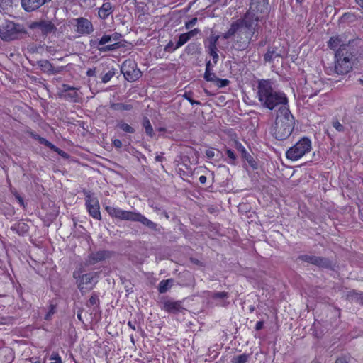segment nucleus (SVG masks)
Returning <instances> with one entry per match:
<instances>
[{"instance_id": "1", "label": "nucleus", "mask_w": 363, "mask_h": 363, "mask_svg": "<svg viewBox=\"0 0 363 363\" xmlns=\"http://www.w3.org/2000/svg\"><path fill=\"white\" fill-rule=\"evenodd\" d=\"M362 40L359 38L342 43L334 55V71L338 75H346L359 62L362 54Z\"/></svg>"}, {"instance_id": "2", "label": "nucleus", "mask_w": 363, "mask_h": 363, "mask_svg": "<svg viewBox=\"0 0 363 363\" xmlns=\"http://www.w3.org/2000/svg\"><path fill=\"white\" fill-rule=\"evenodd\" d=\"M257 98L264 107L271 111L277 107H289L286 94L274 91L269 79H261L258 82Z\"/></svg>"}, {"instance_id": "3", "label": "nucleus", "mask_w": 363, "mask_h": 363, "mask_svg": "<svg viewBox=\"0 0 363 363\" xmlns=\"http://www.w3.org/2000/svg\"><path fill=\"white\" fill-rule=\"evenodd\" d=\"M295 118L289 107H279L277 111L274 124L272 128L273 137L278 140L287 139L294 131Z\"/></svg>"}, {"instance_id": "4", "label": "nucleus", "mask_w": 363, "mask_h": 363, "mask_svg": "<svg viewBox=\"0 0 363 363\" xmlns=\"http://www.w3.org/2000/svg\"><path fill=\"white\" fill-rule=\"evenodd\" d=\"M108 216L119 220L139 222L152 230H156L157 224L138 211L123 210L115 206H104Z\"/></svg>"}, {"instance_id": "5", "label": "nucleus", "mask_w": 363, "mask_h": 363, "mask_svg": "<svg viewBox=\"0 0 363 363\" xmlns=\"http://www.w3.org/2000/svg\"><path fill=\"white\" fill-rule=\"evenodd\" d=\"M260 18L261 17L256 13L248 11L242 18L238 19V21H241V26L242 28L240 30L239 35H245L244 41H240L241 45L238 47V50H244L248 47L255 33V26L260 21Z\"/></svg>"}, {"instance_id": "6", "label": "nucleus", "mask_w": 363, "mask_h": 363, "mask_svg": "<svg viewBox=\"0 0 363 363\" xmlns=\"http://www.w3.org/2000/svg\"><path fill=\"white\" fill-rule=\"evenodd\" d=\"M312 149L311 140L303 136L286 152V157L291 161H297L308 153Z\"/></svg>"}, {"instance_id": "7", "label": "nucleus", "mask_w": 363, "mask_h": 363, "mask_svg": "<svg viewBox=\"0 0 363 363\" xmlns=\"http://www.w3.org/2000/svg\"><path fill=\"white\" fill-rule=\"evenodd\" d=\"M26 33L23 25L12 21L6 20L0 26V38L4 41L16 40Z\"/></svg>"}, {"instance_id": "8", "label": "nucleus", "mask_w": 363, "mask_h": 363, "mask_svg": "<svg viewBox=\"0 0 363 363\" xmlns=\"http://www.w3.org/2000/svg\"><path fill=\"white\" fill-rule=\"evenodd\" d=\"M98 272H89L80 274L79 271L73 272V277L76 279L77 287L82 294L94 289L98 282Z\"/></svg>"}, {"instance_id": "9", "label": "nucleus", "mask_w": 363, "mask_h": 363, "mask_svg": "<svg viewBox=\"0 0 363 363\" xmlns=\"http://www.w3.org/2000/svg\"><path fill=\"white\" fill-rule=\"evenodd\" d=\"M121 72L124 78L130 82L137 81L142 76V72L138 69L137 62L132 59L124 60L121 66Z\"/></svg>"}, {"instance_id": "10", "label": "nucleus", "mask_w": 363, "mask_h": 363, "mask_svg": "<svg viewBox=\"0 0 363 363\" xmlns=\"http://www.w3.org/2000/svg\"><path fill=\"white\" fill-rule=\"evenodd\" d=\"M111 42L110 35H104L101 38L90 40L91 48L98 50L100 52L116 50L121 47V43H114L106 45Z\"/></svg>"}, {"instance_id": "11", "label": "nucleus", "mask_w": 363, "mask_h": 363, "mask_svg": "<svg viewBox=\"0 0 363 363\" xmlns=\"http://www.w3.org/2000/svg\"><path fill=\"white\" fill-rule=\"evenodd\" d=\"M74 30L79 36L90 35L94 30L91 21L86 18L79 17L74 19Z\"/></svg>"}, {"instance_id": "12", "label": "nucleus", "mask_w": 363, "mask_h": 363, "mask_svg": "<svg viewBox=\"0 0 363 363\" xmlns=\"http://www.w3.org/2000/svg\"><path fill=\"white\" fill-rule=\"evenodd\" d=\"M85 206L90 216L97 220H101L100 206L97 198L93 197L90 194L86 195L85 198Z\"/></svg>"}, {"instance_id": "13", "label": "nucleus", "mask_w": 363, "mask_h": 363, "mask_svg": "<svg viewBox=\"0 0 363 363\" xmlns=\"http://www.w3.org/2000/svg\"><path fill=\"white\" fill-rule=\"evenodd\" d=\"M114 252L110 250H103L92 252L86 258V265H94L99 262L110 259Z\"/></svg>"}, {"instance_id": "14", "label": "nucleus", "mask_w": 363, "mask_h": 363, "mask_svg": "<svg viewBox=\"0 0 363 363\" xmlns=\"http://www.w3.org/2000/svg\"><path fill=\"white\" fill-rule=\"evenodd\" d=\"M298 259L302 262L310 263L318 267L331 268V262L325 257L309 255H299Z\"/></svg>"}, {"instance_id": "15", "label": "nucleus", "mask_w": 363, "mask_h": 363, "mask_svg": "<svg viewBox=\"0 0 363 363\" xmlns=\"http://www.w3.org/2000/svg\"><path fill=\"white\" fill-rule=\"evenodd\" d=\"M29 28L33 30H39L43 36H47L54 32L56 29L55 25L51 21H48L31 22L29 25Z\"/></svg>"}, {"instance_id": "16", "label": "nucleus", "mask_w": 363, "mask_h": 363, "mask_svg": "<svg viewBox=\"0 0 363 363\" xmlns=\"http://www.w3.org/2000/svg\"><path fill=\"white\" fill-rule=\"evenodd\" d=\"M26 133L33 139L38 140L40 144L43 145L45 147L50 148V150H52L55 152L57 153L59 155H61L62 157H65L67 155V154L63 150H62L61 149H60L59 147L55 146L54 144H52L51 142L48 141L45 138L38 135L34 131H33L31 130H27Z\"/></svg>"}, {"instance_id": "17", "label": "nucleus", "mask_w": 363, "mask_h": 363, "mask_svg": "<svg viewBox=\"0 0 363 363\" xmlns=\"http://www.w3.org/2000/svg\"><path fill=\"white\" fill-rule=\"evenodd\" d=\"M269 0H252L249 11L259 16L267 12Z\"/></svg>"}, {"instance_id": "18", "label": "nucleus", "mask_w": 363, "mask_h": 363, "mask_svg": "<svg viewBox=\"0 0 363 363\" xmlns=\"http://www.w3.org/2000/svg\"><path fill=\"white\" fill-rule=\"evenodd\" d=\"M63 87L64 90L62 94L65 99L72 102H77L79 101V94L77 89L66 84H64Z\"/></svg>"}, {"instance_id": "19", "label": "nucleus", "mask_w": 363, "mask_h": 363, "mask_svg": "<svg viewBox=\"0 0 363 363\" xmlns=\"http://www.w3.org/2000/svg\"><path fill=\"white\" fill-rule=\"evenodd\" d=\"M182 308L181 301L167 300L163 302V309L169 313H176Z\"/></svg>"}, {"instance_id": "20", "label": "nucleus", "mask_w": 363, "mask_h": 363, "mask_svg": "<svg viewBox=\"0 0 363 363\" xmlns=\"http://www.w3.org/2000/svg\"><path fill=\"white\" fill-rule=\"evenodd\" d=\"M199 33L197 28L193 29L187 33H182L179 35L177 42L176 43L174 50L179 48L187 43L192 37Z\"/></svg>"}, {"instance_id": "21", "label": "nucleus", "mask_w": 363, "mask_h": 363, "mask_svg": "<svg viewBox=\"0 0 363 363\" xmlns=\"http://www.w3.org/2000/svg\"><path fill=\"white\" fill-rule=\"evenodd\" d=\"M113 12V7L110 2H104L98 11L99 17L103 20L106 19Z\"/></svg>"}, {"instance_id": "22", "label": "nucleus", "mask_w": 363, "mask_h": 363, "mask_svg": "<svg viewBox=\"0 0 363 363\" xmlns=\"http://www.w3.org/2000/svg\"><path fill=\"white\" fill-rule=\"evenodd\" d=\"M241 29H242L241 26V21L237 20L233 22L228 30L225 33H223V38L228 39L236 33H240V30Z\"/></svg>"}, {"instance_id": "23", "label": "nucleus", "mask_w": 363, "mask_h": 363, "mask_svg": "<svg viewBox=\"0 0 363 363\" xmlns=\"http://www.w3.org/2000/svg\"><path fill=\"white\" fill-rule=\"evenodd\" d=\"M86 306L91 308L92 311L96 312L100 308V300L99 295L96 292H93L86 303Z\"/></svg>"}, {"instance_id": "24", "label": "nucleus", "mask_w": 363, "mask_h": 363, "mask_svg": "<svg viewBox=\"0 0 363 363\" xmlns=\"http://www.w3.org/2000/svg\"><path fill=\"white\" fill-rule=\"evenodd\" d=\"M342 39L339 35L331 36L327 42L328 47L332 50H337L342 45Z\"/></svg>"}, {"instance_id": "25", "label": "nucleus", "mask_w": 363, "mask_h": 363, "mask_svg": "<svg viewBox=\"0 0 363 363\" xmlns=\"http://www.w3.org/2000/svg\"><path fill=\"white\" fill-rule=\"evenodd\" d=\"M174 280L172 279H167L162 280L157 287L160 294L166 293L173 285Z\"/></svg>"}, {"instance_id": "26", "label": "nucleus", "mask_w": 363, "mask_h": 363, "mask_svg": "<svg viewBox=\"0 0 363 363\" xmlns=\"http://www.w3.org/2000/svg\"><path fill=\"white\" fill-rule=\"evenodd\" d=\"M281 55L277 52L274 48H269L264 55V61L265 63H271L273 62L276 57H279Z\"/></svg>"}, {"instance_id": "27", "label": "nucleus", "mask_w": 363, "mask_h": 363, "mask_svg": "<svg viewBox=\"0 0 363 363\" xmlns=\"http://www.w3.org/2000/svg\"><path fill=\"white\" fill-rule=\"evenodd\" d=\"M116 128L126 133L133 134L135 132V130L133 126L128 124L123 120L117 122Z\"/></svg>"}, {"instance_id": "28", "label": "nucleus", "mask_w": 363, "mask_h": 363, "mask_svg": "<svg viewBox=\"0 0 363 363\" xmlns=\"http://www.w3.org/2000/svg\"><path fill=\"white\" fill-rule=\"evenodd\" d=\"M219 38V35L213 34L209 36V38H208V45L206 46L208 52L211 50H218L217 45Z\"/></svg>"}, {"instance_id": "29", "label": "nucleus", "mask_w": 363, "mask_h": 363, "mask_svg": "<svg viewBox=\"0 0 363 363\" xmlns=\"http://www.w3.org/2000/svg\"><path fill=\"white\" fill-rule=\"evenodd\" d=\"M142 125L145 129L146 135L150 138H152L155 135V133L151 123L147 117H143L142 120Z\"/></svg>"}, {"instance_id": "30", "label": "nucleus", "mask_w": 363, "mask_h": 363, "mask_svg": "<svg viewBox=\"0 0 363 363\" xmlns=\"http://www.w3.org/2000/svg\"><path fill=\"white\" fill-rule=\"evenodd\" d=\"M356 18V15L354 13L346 12L342 15L339 19V21L342 23L349 24L355 21Z\"/></svg>"}, {"instance_id": "31", "label": "nucleus", "mask_w": 363, "mask_h": 363, "mask_svg": "<svg viewBox=\"0 0 363 363\" xmlns=\"http://www.w3.org/2000/svg\"><path fill=\"white\" fill-rule=\"evenodd\" d=\"M111 108L116 111H130L133 109L131 104H126L123 103H115L111 105Z\"/></svg>"}, {"instance_id": "32", "label": "nucleus", "mask_w": 363, "mask_h": 363, "mask_svg": "<svg viewBox=\"0 0 363 363\" xmlns=\"http://www.w3.org/2000/svg\"><path fill=\"white\" fill-rule=\"evenodd\" d=\"M56 309H57V304L50 303L48 306V311L45 315L44 319L48 321L50 320L52 315L56 313Z\"/></svg>"}, {"instance_id": "33", "label": "nucleus", "mask_w": 363, "mask_h": 363, "mask_svg": "<svg viewBox=\"0 0 363 363\" xmlns=\"http://www.w3.org/2000/svg\"><path fill=\"white\" fill-rule=\"evenodd\" d=\"M249 354H242L235 356L231 359V363H246L249 359Z\"/></svg>"}, {"instance_id": "34", "label": "nucleus", "mask_w": 363, "mask_h": 363, "mask_svg": "<svg viewBox=\"0 0 363 363\" xmlns=\"http://www.w3.org/2000/svg\"><path fill=\"white\" fill-rule=\"evenodd\" d=\"M210 296L213 300L224 299L228 298L229 294L226 291L213 292Z\"/></svg>"}, {"instance_id": "35", "label": "nucleus", "mask_w": 363, "mask_h": 363, "mask_svg": "<svg viewBox=\"0 0 363 363\" xmlns=\"http://www.w3.org/2000/svg\"><path fill=\"white\" fill-rule=\"evenodd\" d=\"M348 296L351 297L352 299H355L360 304L363 305V293L353 291L350 293Z\"/></svg>"}, {"instance_id": "36", "label": "nucleus", "mask_w": 363, "mask_h": 363, "mask_svg": "<svg viewBox=\"0 0 363 363\" xmlns=\"http://www.w3.org/2000/svg\"><path fill=\"white\" fill-rule=\"evenodd\" d=\"M11 230H16L18 233L21 230V231L23 233L28 231V227L25 223L21 222L12 226Z\"/></svg>"}, {"instance_id": "37", "label": "nucleus", "mask_w": 363, "mask_h": 363, "mask_svg": "<svg viewBox=\"0 0 363 363\" xmlns=\"http://www.w3.org/2000/svg\"><path fill=\"white\" fill-rule=\"evenodd\" d=\"M332 125L337 132L342 133L345 131L344 125L336 118H333Z\"/></svg>"}, {"instance_id": "38", "label": "nucleus", "mask_w": 363, "mask_h": 363, "mask_svg": "<svg viewBox=\"0 0 363 363\" xmlns=\"http://www.w3.org/2000/svg\"><path fill=\"white\" fill-rule=\"evenodd\" d=\"M204 79L207 82H213L216 80L217 77L212 70H205Z\"/></svg>"}, {"instance_id": "39", "label": "nucleus", "mask_w": 363, "mask_h": 363, "mask_svg": "<svg viewBox=\"0 0 363 363\" xmlns=\"http://www.w3.org/2000/svg\"><path fill=\"white\" fill-rule=\"evenodd\" d=\"M115 72L114 69H112L111 70H109L108 72L104 74L101 77V82L103 83H107L114 76Z\"/></svg>"}, {"instance_id": "40", "label": "nucleus", "mask_w": 363, "mask_h": 363, "mask_svg": "<svg viewBox=\"0 0 363 363\" xmlns=\"http://www.w3.org/2000/svg\"><path fill=\"white\" fill-rule=\"evenodd\" d=\"M216 86L219 88L225 87L229 85L230 81L227 79H220L216 78V80L214 81Z\"/></svg>"}, {"instance_id": "41", "label": "nucleus", "mask_w": 363, "mask_h": 363, "mask_svg": "<svg viewBox=\"0 0 363 363\" xmlns=\"http://www.w3.org/2000/svg\"><path fill=\"white\" fill-rule=\"evenodd\" d=\"M225 155L230 159V160L231 161V163L233 164L236 160V155H235L234 151L230 149H227L225 150Z\"/></svg>"}, {"instance_id": "42", "label": "nucleus", "mask_w": 363, "mask_h": 363, "mask_svg": "<svg viewBox=\"0 0 363 363\" xmlns=\"http://www.w3.org/2000/svg\"><path fill=\"white\" fill-rule=\"evenodd\" d=\"M208 53L210 55V56L212 57L213 62L214 65H216L219 59L218 50L208 51Z\"/></svg>"}, {"instance_id": "43", "label": "nucleus", "mask_w": 363, "mask_h": 363, "mask_svg": "<svg viewBox=\"0 0 363 363\" xmlns=\"http://www.w3.org/2000/svg\"><path fill=\"white\" fill-rule=\"evenodd\" d=\"M350 362V356L349 355H342L336 359L335 363H349Z\"/></svg>"}, {"instance_id": "44", "label": "nucleus", "mask_w": 363, "mask_h": 363, "mask_svg": "<svg viewBox=\"0 0 363 363\" xmlns=\"http://www.w3.org/2000/svg\"><path fill=\"white\" fill-rule=\"evenodd\" d=\"M50 359L54 360L55 363H62V358L57 352H53L50 355Z\"/></svg>"}, {"instance_id": "45", "label": "nucleus", "mask_w": 363, "mask_h": 363, "mask_svg": "<svg viewBox=\"0 0 363 363\" xmlns=\"http://www.w3.org/2000/svg\"><path fill=\"white\" fill-rule=\"evenodd\" d=\"M197 49L196 43H190L186 47V52L187 54H193Z\"/></svg>"}, {"instance_id": "46", "label": "nucleus", "mask_w": 363, "mask_h": 363, "mask_svg": "<svg viewBox=\"0 0 363 363\" xmlns=\"http://www.w3.org/2000/svg\"><path fill=\"white\" fill-rule=\"evenodd\" d=\"M111 40L115 41V43H118V41L121 38L122 35L121 33L115 32L110 35Z\"/></svg>"}, {"instance_id": "47", "label": "nucleus", "mask_w": 363, "mask_h": 363, "mask_svg": "<svg viewBox=\"0 0 363 363\" xmlns=\"http://www.w3.org/2000/svg\"><path fill=\"white\" fill-rule=\"evenodd\" d=\"M244 38H245V35H239V33H238L237 39L235 42L237 50H238V47L241 45V43L240 41H241V42L244 41Z\"/></svg>"}, {"instance_id": "48", "label": "nucleus", "mask_w": 363, "mask_h": 363, "mask_svg": "<svg viewBox=\"0 0 363 363\" xmlns=\"http://www.w3.org/2000/svg\"><path fill=\"white\" fill-rule=\"evenodd\" d=\"M235 147L238 151L241 152L242 153L246 152L245 147L238 141L235 142Z\"/></svg>"}, {"instance_id": "49", "label": "nucleus", "mask_w": 363, "mask_h": 363, "mask_svg": "<svg viewBox=\"0 0 363 363\" xmlns=\"http://www.w3.org/2000/svg\"><path fill=\"white\" fill-rule=\"evenodd\" d=\"M113 145L116 148L122 147V142L119 139H114L112 140Z\"/></svg>"}, {"instance_id": "50", "label": "nucleus", "mask_w": 363, "mask_h": 363, "mask_svg": "<svg viewBox=\"0 0 363 363\" xmlns=\"http://www.w3.org/2000/svg\"><path fill=\"white\" fill-rule=\"evenodd\" d=\"M263 327H264V321H262V320L257 321L255 324V330L258 331V330H262L263 328Z\"/></svg>"}, {"instance_id": "51", "label": "nucleus", "mask_w": 363, "mask_h": 363, "mask_svg": "<svg viewBox=\"0 0 363 363\" xmlns=\"http://www.w3.org/2000/svg\"><path fill=\"white\" fill-rule=\"evenodd\" d=\"M184 97L188 100V101L191 105H194V104L199 105L201 104L199 101H196V100L193 99L192 98L187 96L186 94H184Z\"/></svg>"}, {"instance_id": "52", "label": "nucleus", "mask_w": 363, "mask_h": 363, "mask_svg": "<svg viewBox=\"0 0 363 363\" xmlns=\"http://www.w3.org/2000/svg\"><path fill=\"white\" fill-rule=\"evenodd\" d=\"M199 180L201 184H204L206 182L207 178L206 176L201 175L199 177Z\"/></svg>"}, {"instance_id": "53", "label": "nucleus", "mask_w": 363, "mask_h": 363, "mask_svg": "<svg viewBox=\"0 0 363 363\" xmlns=\"http://www.w3.org/2000/svg\"><path fill=\"white\" fill-rule=\"evenodd\" d=\"M213 65L214 64L212 65L211 61H208L206 65V70H212Z\"/></svg>"}, {"instance_id": "54", "label": "nucleus", "mask_w": 363, "mask_h": 363, "mask_svg": "<svg viewBox=\"0 0 363 363\" xmlns=\"http://www.w3.org/2000/svg\"><path fill=\"white\" fill-rule=\"evenodd\" d=\"M128 325L129 328H130L133 330H135L136 328H135V323H133L132 321L129 320L128 322Z\"/></svg>"}, {"instance_id": "55", "label": "nucleus", "mask_w": 363, "mask_h": 363, "mask_svg": "<svg viewBox=\"0 0 363 363\" xmlns=\"http://www.w3.org/2000/svg\"><path fill=\"white\" fill-rule=\"evenodd\" d=\"M206 156L209 158H212L214 156V152L213 150H207L206 151Z\"/></svg>"}, {"instance_id": "56", "label": "nucleus", "mask_w": 363, "mask_h": 363, "mask_svg": "<svg viewBox=\"0 0 363 363\" xmlns=\"http://www.w3.org/2000/svg\"><path fill=\"white\" fill-rule=\"evenodd\" d=\"M16 199H18V201L21 205L23 204V200L21 196H19V195L16 196Z\"/></svg>"}, {"instance_id": "57", "label": "nucleus", "mask_w": 363, "mask_h": 363, "mask_svg": "<svg viewBox=\"0 0 363 363\" xmlns=\"http://www.w3.org/2000/svg\"><path fill=\"white\" fill-rule=\"evenodd\" d=\"M356 3L363 9V0H355Z\"/></svg>"}, {"instance_id": "58", "label": "nucleus", "mask_w": 363, "mask_h": 363, "mask_svg": "<svg viewBox=\"0 0 363 363\" xmlns=\"http://www.w3.org/2000/svg\"><path fill=\"white\" fill-rule=\"evenodd\" d=\"M86 74H87V75H88L89 77H91V76H93V75H94V70H92V69H89V70L87 71V73H86Z\"/></svg>"}, {"instance_id": "59", "label": "nucleus", "mask_w": 363, "mask_h": 363, "mask_svg": "<svg viewBox=\"0 0 363 363\" xmlns=\"http://www.w3.org/2000/svg\"><path fill=\"white\" fill-rule=\"evenodd\" d=\"M211 4H216L221 2L223 0H209ZM227 0H225V3L226 4Z\"/></svg>"}, {"instance_id": "60", "label": "nucleus", "mask_w": 363, "mask_h": 363, "mask_svg": "<svg viewBox=\"0 0 363 363\" xmlns=\"http://www.w3.org/2000/svg\"><path fill=\"white\" fill-rule=\"evenodd\" d=\"M191 261H192V262H194V263H195V264H199V260H197V259H191Z\"/></svg>"}, {"instance_id": "61", "label": "nucleus", "mask_w": 363, "mask_h": 363, "mask_svg": "<svg viewBox=\"0 0 363 363\" xmlns=\"http://www.w3.org/2000/svg\"><path fill=\"white\" fill-rule=\"evenodd\" d=\"M359 82L361 85H363V79H359Z\"/></svg>"}, {"instance_id": "62", "label": "nucleus", "mask_w": 363, "mask_h": 363, "mask_svg": "<svg viewBox=\"0 0 363 363\" xmlns=\"http://www.w3.org/2000/svg\"><path fill=\"white\" fill-rule=\"evenodd\" d=\"M196 21V18H194L191 21V23H194Z\"/></svg>"}, {"instance_id": "63", "label": "nucleus", "mask_w": 363, "mask_h": 363, "mask_svg": "<svg viewBox=\"0 0 363 363\" xmlns=\"http://www.w3.org/2000/svg\"><path fill=\"white\" fill-rule=\"evenodd\" d=\"M33 363H41V362L40 360H36V361L33 362Z\"/></svg>"}, {"instance_id": "64", "label": "nucleus", "mask_w": 363, "mask_h": 363, "mask_svg": "<svg viewBox=\"0 0 363 363\" xmlns=\"http://www.w3.org/2000/svg\"><path fill=\"white\" fill-rule=\"evenodd\" d=\"M130 339H131L132 342L134 343V338L133 336L130 337Z\"/></svg>"}]
</instances>
